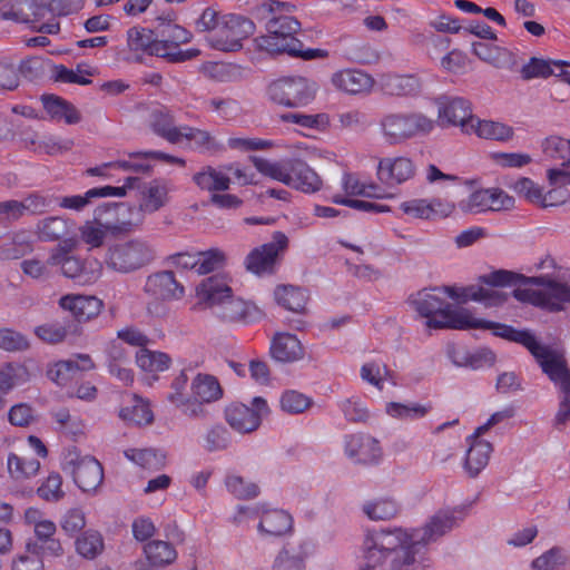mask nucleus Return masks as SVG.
I'll use <instances>...</instances> for the list:
<instances>
[{
    "label": "nucleus",
    "mask_w": 570,
    "mask_h": 570,
    "mask_svg": "<svg viewBox=\"0 0 570 570\" xmlns=\"http://www.w3.org/2000/svg\"><path fill=\"white\" fill-rule=\"evenodd\" d=\"M436 288L422 289L410 297L413 308L426 317V326L430 328L469 330L484 328L495 332L498 323L474 318L465 308H455L435 295Z\"/></svg>",
    "instance_id": "nucleus-1"
},
{
    "label": "nucleus",
    "mask_w": 570,
    "mask_h": 570,
    "mask_svg": "<svg viewBox=\"0 0 570 570\" xmlns=\"http://www.w3.org/2000/svg\"><path fill=\"white\" fill-rule=\"evenodd\" d=\"M195 311L209 309L222 322H246L253 317V307L234 297L225 278L218 275L204 279L196 289Z\"/></svg>",
    "instance_id": "nucleus-2"
},
{
    "label": "nucleus",
    "mask_w": 570,
    "mask_h": 570,
    "mask_svg": "<svg viewBox=\"0 0 570 570\" xmlns=\"http://www.w3.org/2000/svg\"><path fill=\"white\" fill-rule=\"evenodd\" d=\"M411 538L412 532L407 533L401 529L367 533L363 542L366 563L361 570L374 569L389 552H395L392 567L395 570H406L416 562V554H420L419 546L412 544Z\"/></svg>",
    "instance_id": "nucleus-3"
},
{
    "label": "nucleus",
    "mask_w": 570,
    "mask_h": 570,
    "mask_svg": "<svg viewBox=\"0 0 570 570\" xmlns=\"http://www.w3.org/2000/svg\"><path fill=\"white\" fill-rule=\"evenodd\" d=\"M494 335L524 345L535 357L543 373L558 384L561 391H570V370L561 351L540 344L529 331H519L505 324H497Z\"/></svg>",
    "instance_id": "nucleus-4"
},
{
    "label": "nucleus",
    "mask_w": 570,
    "mask_h": 570,
    "mask_svg": "<svg viewBox=\"0 0 570 570\" xmlns=\"http://www.w3.org/2000/svg\"><path fill=\"white\" fill-rule=\"evenodd\" d=\"M299 29L301 23L294 17L273 16L266 23L267 33L256 40L257 46L272 55L286 52L305 60L325 57L327 53L321 49L303 50V43L295 38Z\"/></svg>",
    "instance_id": "nucleus-5"
},
{
    "label": "nucleus",
    "mask_w": 570,
    "mask_h": 570,
    "mask_svg": "<svg viewBox=\"0 0 570 570\" xmlns=\"http://www.w3.org/2000/svg\"><path fill=\"white\" fill-rule=\"evenodd\" d=\"M249 159L261 174L297 190L313 194L322 188L320 176L302 159L289 158L269 161L257 156H250Z\"/></svg>",
    "instance_id": "nucleus-6"
},
{
    "label": "nucleus",
    "mask_w": 570,
    "mask_h": 570,
    "mask_svg": "<svg viewBox=\"0 0 570 570\" xmlns=\"http://www.w3.org/2000/svg\"><path fill=\"white\" fill-rule=\"evenodd\" d=\"M527 284L537 286L517 288L513 296L523 303L544 308L549 312H560L570 304V285L558 282L549 276H537L525 279Z\"/></svg>",
    "instance_id": "nucleus-7"
},
{
    "label": "nucleus",
    "mask_w": 570,
    "mask_h": 570,
    "mask_svg": "<svg viewBox=\"0 0 570 570\" xmlns=\"http://www.w3.org/2000/svg\"><path fill=\"white\" fill-rule=\"evenodd\" d=\"M156 254L151 243L137 237L110 246L105 264L114 272L130 274L150 265L156 259Z\"/></svg>",
    "instance_id": "nucleus-8"
},
{
    "label": "nucleus",
    "mask_w": 570,
    "mask_h": 570,
    "mask_svg": "<svg viewBox=\"0 0 570 570\" xmlns=\"http://www.w3.org/2000/svg\"><path fill=\"white\" fill-rule=\"evenodd\" d=\"M434 127L435 121L422 112H390L380 120L383 138L389 145L429 135Z\"/></svg>",
    "instance_id": "nucleus-9"
},
{
    "label": "nucleus",
    "mask_w": 570,
    "mask_h": 570,
    "mask_svg": "<svg viewBox=\"0 0 570 570\" xmlns=\"http://www.w3.org/2000/svg\"><path fill=\"white\" fill-rule=\"evenodd\" d=\"M318 90L317 83L302 76L283 77L268 86L269 98L291 108L304 107L311 104Z\"/></svg>",
    "instance_id": "nucleus-10"
},
{
    "label": "nucleus",
    "mask_w": 570,
    "mask_h": 570,
    "mask_svg": "<svg viewBox=\"0 0 570 570\" xmlns=\"http://www.w3.org/2000/svg\"><path fill=\"white\" fill-rule=\"evenodd\" d=\"M156 27V37L158 38L155 49L156 56L166 59L168 62H184L196 58L200 51L198 49L181 50L179 46L187 43L191 39V33L185 28L159 19Z\"/></svg>",
    "instance_id": "nucleus-11"
},
{
    "label": "nucleus",
    "mask_w": 570,
    "mask_h": 570,
    "mask_svg": "<svg viewBox=\"0 0 570 570\" xmlns=\"http://www.w3.org/2000/svg\"><path fill=\"white\" fill-rule=\"evenodd\" d=\"M61 466L83 492L96 491L102 483L104 470L99 461L90 455L82 456L75 446L65 451Z\"/></svg>",
    "instance_id": "nucleus-12"
},
{
    "label": "nucleus",
    "mask_w": 570,
    "mask_h": 570,
    "mask_svg": "<svg viewBox=\"0 0 570 570\" xmlns=\"http://www.w3.org/2000/svg\"><path fill=\"white\" fill-rule=\"evenodd\" d=\"M252 20L237 14H225L220 26L212 36H205L208 45L220 51H237L242 48V41L254 32Z\"/></svg>",
    "instance_id": "nucleus-13"
},
{
    "label": "nucleus",
    "mask_w": 570,
    "mask_h": 570,
    "mask_svg": "<svg viewBox=\"0 0 570 570\" xmlns=\"http://www.w3.org/2000/svg\"><path fill=\"white\" fill-rule=\"evenodd\" d=\"M144 220V215L127 203H102L94 210L95 224L111 232H130Z\"/></svg>",
    "instance_id": "nucleus-14"
},
{
    "label": "nucleus",
    "mask_w": 570,
    "mask_h": 570,
    "mask_svg": "<svg viewBox=\"0 0 570 570\" xmlns=\"http://www.w3.org/2000/svg\"><path fill=\"white\" fill-rule=\"evenodd\" d=\"M439 124L442 127H460L465 134H471L474 116L469 100L462 97L442 95L435 99Z\"/></svg>",
    "instance_id": "nucleus-15"
},
{
    "label": "nucleus",
    "mask_w": 570,
    "mask_h": 570,
    "mask_svg": "<svg viewBox=\"0 0 570 570\" xmlns=\"http://www.w3.org/2000/svg\"><path fill=\"white\" fill-rule=\"evenodd\" d=\"M250 404L252 406L233 403L225 411L227 423L239 433H250L257 430L262 419L269 414V406L265 399L255 396Z\"/></svg>",
    "instance_id": "nucleus-16"
},
{
    "label": "nucleus",
    "mask_w": 570,
    "mask_h": 570,
    "mask_svg": "<svg viewBox=\"0 0 570 570\" xmlns=\"http://www.w3.org/2000/svg\"><path fill=\"white\" fill-rule=\"evenodd\" d=\"M463 514L462 509L438 511L424 527L412 531V544L419 546L421 551L426 544L436 541L456 527Z\"/></svg>",
    "instance_id": "nucleus-17"
},
{
    "label": "nucleus",
    "mask_w": 570,
    "mask_h": 570,
    "mask_svg": "<svg viewBox=\"0 0 570 570\" xmlns=\"http://www.w3.org/2000/svg\"><path fill=\"white\" fill-rule=\"evenodd\" d=\"M287 246V236L282 232H275L271 243L253 249L247 255L245 261L247 271L257 275L273 273L279 254L285 252Z\"/></svg>",
    "instance_id": "nucleus-18"
},
{
    "label": "nucleus",
    "mask_w": 570,
    "mask_h": 570,
    "mask_svg": "<svg viewBox=\"0 0 570 570\" xmlns=\"http://www.w3.org/2000/svg\"><path fill=\"white\" fill-rule=\"evenodd\" d=\"M514 205L513 197L501 189H480L460 202V208L466 213L510 209Z\"/></svg>",
    "instance_id": "nucleus-19"
},
{
    "label": "nucleus",
    "mask_w": 570,
    "mask_h": 570,
    "mask_svg": "<svg viewBox=\"0 0 570 570\" xmlns=\"http://www.w3.org/2000/svg\"><path fill=\"white\" fill-rule=\"evenodd\" d=\"M376 174L382 184L395 186L411 179L415 174V167L407 157H386L380 159Z\"/></svg>",
    "instance_id": "nucleus-20"
},
{
    "label": "nucleus",
    "mask_w": 570,
    "mask_h": 570,
    "mask_svg": "<svg viewBox=\"0 0 570 570\" xmlns=\"http://www.w3.org/2000/svg\"><path fill=\"white\" fill-rule=\"evenodd\" d=\"M144 291L155 299H178L184 295V287L176 281L170 271H161L149 275Z\"/></svg>",
    "instance_id": "nucleus-21"
},
{
    "label": "nucleus",
    "mask_w": 570,
    "mask_h": 570,
    "mask_svg": "<svg viewBox=\"0 0 570 570\" xmlns=\"http://www.w3.org/2000/svg\"><path fill=\"white\" fill-rule=\"evenodd\" d=\"M61 308L69 311L78 322H87L97 317L102 309V301L96 296L79 294L65 295L59 299Z\"/></svg>",
    "instance_id": "nucleus-22"
},
{
    "label": "nucleus",
    "mask_w": 570,
    "mask_h": 570,
    "mask_svg": "<svg viewBox=\"0 0 570 570\" xmlns=\"http://www.w3.org/2000/svg\"><path fill=\"white\" fill-rule=\"evenodd\" d=\"M346 454L360 463H373L381 456V448L376 439L366 434H354L346 439Z\"/></svg>",
    "instance_id": "nucleus-23"
},
{
    "label": "nucleus",
    "mask_w": 570,
    "mask_h": 570,
    "mask_svg": "<svg viewBox=\"0 0 570 570\" xmlns=\"http://www.w3.org/2000/svg\"><path fill=\"white\" fill-rule=\"evenodd\" d=\"M380 86L385 95L396 97L417 96L423 88L421 79L415 75H383Z\"/></svg>",
    "instance_id": "nucleus-24"
},
{
    "label": "nucleus",
    "mask_w": 570,
    "mask_h": 570,
    "mask_svg": "<svg viewBox=\"0 0 570 570\" xmlns=\"http://www.w3.org/2000/svg\"><path fill=\"white\" fill-rule=\"evenodd\" d=\"M45 14L46 6L36 0H13L8 10L0 12L2 19L20 23L39 21Z\"/></svg>",
    "instance_id": "nucleus-25"
},
{
    "label": "nucleus",
    "mask_w": 570,
    "mask_h": 570,
    "mask_svg": "<svg viewBox=\"0 0 570 570\" xmlns=\"http://www.w3.org/2000/svg\"><path fill=\"white\" fill-rule=\"evenodd\" d=\"M332 83L344 92L356 95L368 91L373 86V79L362 70L345 69L332 76Z\"/></svg>",
    "instance_id": "nucleus-26"
},
{
    "label": "nucleus",
    "mask_w": 570,
    "mask_h": 570,
    "mask_svg": "<svg viewBox=\"0 0 570 570\" xmlns=\"http://www.w3.org/2000/svg\"><path fill=\"white\" fill-rule=\"evenodd\" d=\"M271 355L277 362L292 363L303 358L304 348L295 335L281 333L272 341Z\"/></svg>",
    "instance_id": "nucleus-27"
},
{
    "label": "nucleus",
    "mask_w": 570,
    "mask_h": 570,
    "mask_svg": "<svg viewBox=\"0 0 570 570\" xmlns=\"http://www.w3.org/2000/svg\"><path fill=\"white\" fill-rule=\"evenodd\" d=\"M444 291L450 297L458 299L460 303L475 301L484 303L485 306L501 305L508 297L507 294L501 291L476 286L462 288L461 293H456V291L451 287H444Z\"/></svg>",
    "instance_id": "nucleus-28"
},
{
    "label": "nucleus",
    "mask_w": 570,
    "mask_h": 570,
    "mask_svg": "<svg viewBox=\"0 0 570 570\" xmlns=\"http://www.w3.org/2000/svg\"><path fill=\"white\" fill-rule=\"evenodd\" d=\"M75 224L61 216H51L38 220L36 234L41 242H56L73 232Z\"/></svg>",
    "instance_id": "nucleus-29"
},
{
    "label": "nucleus",
    "mask_w": 570,
    "mask_h": 570,
    "mask_svg": "<svg viewBox=\"0 0 570 570\" xmlns=\"http://www.w3.org/2000/svg\"><path fill=\"white\" fill-rule=\"evenodd\" d=\"M41 101L47 114L55 120H65L69 125L78 124L81 116L77 108L56 95H42Z\"/></svg>",
    "instance_id": "nucleus-30"
},
{
    "label": "nucleus",
    "mask_w": 570,
    "mask_h": 570,
    "mask_svg": "<svg viewBox=\"0 0 570 570\" xmlns=\"http://www.w3.org/2000/svg\"><path fill=\"white\" fill-rule=\"evenodd\" d=\"M149 127L151 130L171 144L179 142L180 127L175 126L173 115L164 108L154 109L149 115Z\"/></svg>",
    "instance_id": "nucleus-31"
},
{
    "label": "nucleus",
    "mask_w": 570,
    "mask_h": 570,
    "mask_svg": "<svg viewBox=\"0 0 570 570\" xmlns=\"http://www.w3.org/2000/svg\"><path fill=\"white\" fill-rule=\"evenodd\" d=\"M293 528V519L284 510H269L264 513L258 524V530L273 537L288 533Z\"/></svg>",
    "instance_id": "nucleus-32"
},
{
    "label": "nucleus",
    "mask_w": 570,
    "mask_h": 570,
    "mask_svg": "<svg viewBox=\"0 0 570 570\" xmlns=\"http://www.w3.org/2000/svg\"><path fill=\"white\" fill-rule=\"evenodd\" d=\"M193 181L202 189L214 193L225 191L230 186V178L212 166L204 167L193 176Z\"/></svg>",
    "instance_id": "nucleus-33"
},
{
    "label": "nucleus",
    "mask_w": 570,
    "mask_h": 570,
    "mask_svg": "<svg viewBox=\"0 0 570 570\" xmlns=\"http://www.w3.org/2000/svg\"><path fill=\"white\" fill-rule=\"evenodd\" d=\"M274 296L279 305L295 313H304L308 301L306 291L293 285L277 286Z\"/></svg>",
    "instance_id": "nucleus-34"
},
{
    "label": "nucleus",
    "mask_w": 570,
    "mask_h": 570,
    "mask_svg": "<svg viewBox=\"0 0 570 570\" xmlns=\"http://www.w3.org/2000/svg\"><path fill=\"white\" fill-rule=\"evenodd\" d=\"M492 444L488 441H472L466 452L465 470L471 478L476 476L488 464Z\"/></svg>",
    "instance_id": "nucleus-35"
},
{
    "label": "nucleus",
    "mask_w": 570,
    "mask_h": 570,
    "mask_svg": "<svg viewBox=\"0 0 570 570\" xmlns=\"http://www.w3.org/2000/svg\"><path fill=\"white\" fill-rule=\"evenodd\" d=\"M119 417L130 425H146L153 422L154 415L142 399L131 395L130 404L120 409Z\"/></svg>",
    "instance_id": "nucleus-36"
},
{
    "label": "nucleus",
    "mask_w": 570,
    "mask_h": 570,
    "mask_svg": "<svg viewBox=\"0 0 570 570\" xmlns=\"http://www.w3.org/2000/svg\"><path fill=\"white\" fill-rule=\"evenodd\" d=\"M33 250V244L27 232H18L0 245V259H19Z\"/></svg>",
    "instance_id": "nucleus-37"
},
{
    "label": "nucleus",
    "mask_w": 570,
    "mask_h": 570,
    "mask_svg": "<svg viewBox=\"0 0 570 570\" xmlns=\"http://www.w3.org/2000/svg\"><path fill=\"white\" fill-rule=\"evenodd\" d=\"M472 132L480 138L498 141H508L512 139L514 130L511 126L492 120H481L474 117Z\"/></svg>",
    "instance_id": "nucleus-38"
},
{
    "label": "nucleus",
    "mask_w": 570,
    "mask_h": 570,
    "mask_svg": "<svg viewBox=\"0 0 570 570\" xmlns=\"http://www.w3.org/2000/svg\"><path fill=\"white\" fill-rule=\"evenodd\" d=\"M193 395L202 402H214L222 397L223 390L216 377L198 374L191 383Z\"/></svg>",
    "instance_id": "nucleus-39"
},
{
    "label": "nucleus",
    "mask_w": 570,
    "mask_h": 570,
    "mask_svg": "<svg viewBox=\"0 0 570 570\" xmlns=\"http://www.w3.org/2000/svg\"><path fill=\"white\" fill-rule=\"evenodd\" d=\"M31 373L24 364L7 363L0 368V391L9 392L17 385L28 382Z\"/></svg>",
    "instance_id": "nucleus-40"
},
{
    "label": "nucleus",
    "mask_w": 570,
    "mask_h": 570,
    "mask_svg": "<svg viewBox=\"0 0 570 570\" xmlns=\"http://www.w3.org/2000/svg\"><path fill=\"white\" fill-rule=\"evenodd\" d=\"M125 455L130 461L149 470H160L165 466L166 454L156 449H129Z\"/></svg>",
    "instance_id": "nucleus-41"
},
{
    "label": "nucleus",
    "mask_w": 570,
    "mask_h": 570,
    "mask_svg": "<svg viewBox=\"0 0 570 570\" xmlns=\"http://www.w3.org/2000/svg\"><path fill=\"white\" fill-rule=\"evenodd\" d=\"M8 471L16 480L36 475L40 469V462L35 458L10 453L7 460Z\"/></svg>",
    "instance_id": "nucleus-42"
},
{
    "label": "nucleus",
    "mask_w": 570,
    "mask_h": 570,
    "mask_svg": "<svg viewBox=\"0 0 570 570\" xmlns=\"http://www.w3.org/2000/svg\"><path fill=\"white\" fill-rule=\"evenodd\" d=\"M167 189L158 181H153L149 187L142 193V199L137 208L140 214L155 213L166 204Z\"/></svg>",
    "instance_id": "nucleus-43"
},
{
    "label": "nucleus",
    "mask_w": 570,
    "mask_h": 570,
    "mask_svg": "<svg viewBox=\"0 0 570 570\" xmlns=\"http://www.w3.org/2000/svg\"><path fill=\"white\" fill-rule=\"evenodd\" d=\"M157 41L156 29L150 30L135 27L128 30V46L132 50H142L156 56Z\"/></svg>",
    "instance_id": "nucleus-44"
},
{
    "label": "nucleus",
    "mask_w": 570,
    "mask_h": 570,
    "mask_svg": "<svg viewBox=\"0 0 570 570\" xmlns=\"http://www.w3.org/2000/svg\"><path fill=\"white\" fill-rule=\"evenodd\" d=\"M147 559L154 566H164L171 563L176 557V550L166 541L154 540L148 542L145 548Z\"/></svg>",
    "instance_id": "nucleus-45"
},
{
    "label": "nucleus",
    "mask_w": 570,
    "mask_h": 570,
    "mask_svg": "<svg viewBox=\"0 0 570 570\" xmlns=\"http://www.w3.org/2000/svg\"><path fill=\"white\" fill-rule=\"evenodd\" d=\"M170 357L163 352H154L147 348H140L136 354L137 365L148 372L165 371L170 365Z\"/></svg>",
    "instance_id": "nucleus-46"
},
{
    "label": "nucleus",
    "mask_w": 570,
    "mask_h": 570,
    "mask_svg": "<svg viewBox=\"0 0 570 570\" xmlns=\"http://www.w3.org/2000/svg\"><path fill=\"white\" fill-rule=\"evenodd\" d=\"M281 409L288 414H301L309 409L313 400L295 390H286L281 395Z\"/></svg>",
    "instance_id": "nucleus-47"
},
{
    "label": "nucleus",
    "mask_w": 570,
    "mask_h": 570,
    "mask_svg": "<svg viewBox=\"0 0 570 570\" xmlns=\"http://www.w3.org/2000/svg\"><path fill=\"white\" fill-rule=\"evenodd\" d=\"M363 511L371 520L384 521L394 518L399 507L392 499H380L364 504Z\"/></svg>",
    "instance_id": "nucleus-48"
},
{
    "label": "nucleus",
    "mask_w": 570,
    "mask_h": 570,
    "mask_svg": "<svg viewBox=\"0 0 570 570\" xmlns=\"http://www.w3.org/2000/svg\"><path fill=\"white\" fill-rule=\"evenodd\" d=\"M305 553L301 548L287 544L277 556L274 570H304Z\"/></svg>",
    "instance_id": "nucleus-49"
},
{
    "label": "nucleus",
    "mask_w": 570,
    "mask_h": 570,
    "mask_svg": "<svg viewBox=\"0 0 570 570\" xmlns=\"http://www.w3.org/2000/svg\"><path fill=\"white\" fill-rule=\"evenodd\" d=\"M430 406L419 403L403 404L399 402H390L386 404V413L399 420H415L428 414Z\"/></svg>",
    "instance_id": "nucleus-50"
},
{
    "label": "nucleus",
    "mask_w": 570,
    "mask_h": 570,
    "mask_svg": "<svg viewBox=\"0 0 570 570\" xmlns=\"http://www.w3.org/2000/svg\"><path fill=\"white\" fill-rule=\"evenodd\" d=\"M77 552L86 559H95L104 550V540L96 531H86L76 540Z\"/></svg>",
    "instance_id": "nucleus-51"
},
{
    "label": "nucleus",
    "mask_w": 570,
    "mask_h": 570,
    "mask_svg": "<svg viewBox=\"0 0 570 570\" xmlns=\"http://www.w3.org/2000/svg\"><path fill=\"white\" fill-rule=\"evenodd\" d=\"M12 570H42L43 561L39 556L37 542H28L26 552L17 556L11 563Z\"/></svg>",
    "instance_id": "nucleus-52"
},
{
    "label": "nucleus",
    "mask_w": 570,
    "mask_h": 570,
    "mask_svg": "<svg viewBox=\"0 0 570 570\" xmlns=\"http://www.w3.org/2000/svg\"><path fill=\"white\" fill-rule=\"evenodd\" d=\"M556 60H544L540 58H531L530 61L521 69L523 79L547 78L549 76H559V70L554 66Z\"/></svg>",
    "instance_id": "nucleus-53"
},
{
    "label": "nucleus",
    "mask_w": 570,
    "mask_h": 570,
    "mask_svg": "<svg viewBox=\"0 0 570 570\" xmlns=\"http://www.w3.org/2000/svg\"><path fill=\"white\" fill-rule=\"evenodd\" d=\"M77 374V365L73 360L59 361L50 364L47 370V376L57 385L65 386Z\"/></svg>",
    "instance_id": "nucleus-54"
},
{
    "label": "nucleus",
    "mask_w": 570,
    "mask_h": 570,
    "mask_svg": "<svg viewBox=\"0 0 570 570\" xmlns=\"http://www.w3.org/2000/svg\"><path fill=\"white\" fill-rule=\"evenodd\" d=\"M543 151L546 156L550 158L562 160L563 167L570 166V138L564 139L558 136H551L546 139Z\"/></svg>",
    "instance_id": "nucleus-55"
},
{
    "label": "nucleus",
    "mask_w": 570,
    "mask_h": 570,
    "mask_svg": "<svg viewBox=\"0 0 570 570\" xmlns=\"http://www.w3.org/2000/svg\"><path fill=\"white\" fill-rule=\"evenodd\" d=\"M51 414L63 433L72 438L83 434L85 425L82 421L78 416L71 415L68 409H58L52 411Z\"/></svg>",
    "instance_id": "nucleus-56"
},
{
    "label": "nucleus",
    "mask_w": 570,
    "mask_h": 570,
    "mask_svg": "<svg viewBox=\"0 0 570 570\" xmlns=\"http://www.w3.org/2000/svg\"><path fill=\"white\" fill-rule=\"evenodd\" d=\"M286 122L296 124L303 128L325 129L330 124L326 114L306 115L301 112H288L282 116Z\"/></svg>",
    "instance_id": "nucleus-57"
},
{
    "label": "nucleus",
    "mask_w": 570,
    "mask_h": 570,
    "mask_svg": "<svg viewBox=\"0 0 570 570\" xmlns=\"http://www.w3.org/2000/svg\"><path fill=\"white\" fill-rule=\"evenodd\" d=\"M55 203V198L48 195L32 193L20 200L23 215H41L47 213Z\"/></svg>",
    "instance_id": "nucleus-58"
},
{
    "label": "nucleus",
    "mask_w": 570,
    "mask_h": 570,
    "mask_svg": "<svg viewBox=\"0 0 570 570\" xmlns=\"http://www.w3.org/2000/svg\"><path fill=\"white\" fill-rule=\"evenodd\" d=\"M197 256V274L199 275L214 272L216 268L220 267L225 261V254L217 248L198 252Z\"/></svg>",
    "instance_id": "nucleus-59"
},
{
    "label": "nucleus",
    "mask_w": 570,
    "mask_h": 570,
    "mask_svg": "<svg viewBox=\"0 0 570 570\" xmlns=\"http://www.w3.org/2000/svg\"><path fill=\"white\" fill-rule=\"evenodd\" d=\"M228 491L237 499L247 500L255 498L259 489L255 483L246 482L242 476L232 475L226 479Z\"/></svg>",
    "instance_id": "nucleus-60"
},
{
    "label": "nucleus",
    "mask_w": 570,
    "mask_h": 570,
    "mask_svg": "<svg viewBox=\"0 0 570 570\" xmlns=\"http://www.w3.org/2000/svg\"><path fill=\"white\" fill-rule=\"evenodd\" d=\"M27 337L11 328H0V348L7 352H22L28 350Z\"/></svg>",
    "instance_id": "nucleus-61"
},
{
    "label": "nucleus",
    "mask_w": 570,
    "mask_h": 570,
    "mask_svg": "<svg viewBox=\"0 0 570 570\" xmlns=\"http://www.w3.org/2000/svg\"><path fill=\"white\" fill-rule=\"evenodd\" d=\"M61 272L66 277L72 278L79 284L89 283L94 278L92 273L88 272L83 263L75 256H70L65 261Z\"/></svg>",
    "instance_id": "nucleus-62"
},
{
    "label": "nucleus",
    "mask_w": 570,
    "mask_h": 570,
    "mask_svg": "<svg viewBox=\"0 0 570 570\" xmlns=\"http://www.w3.org/2000/svg\"><path fill=\"white\" fill-rule=\"evenodd\" d=\"M229 439V432L225 426L220 424L214 425L205 435V448L209 452L223 451L227 449Z\"/></svg>",
    "instance_id": "nucleus-63"
},
{
    "label": "nucleus",
    "mask_w": 570,
    "mask_h": 570,
    "mask_svg": "<svg viewBox=\"0 0 570 570\" xmlns=\"http://www.w3.org/2000/svg\"><path fill=\"white\" fill-rule=\"evenodd\" d=\"M566 562V557L560 548H552L532 561V570H557Z\"/></svg>",
    "instance_id": "nucleus-64"
}]
</instances>
